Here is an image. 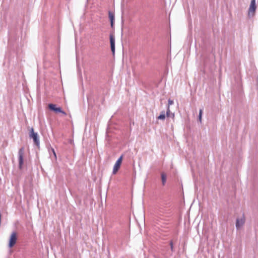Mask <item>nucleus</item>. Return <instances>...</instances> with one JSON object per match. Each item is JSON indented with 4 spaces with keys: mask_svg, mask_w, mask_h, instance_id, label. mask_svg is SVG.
Returning <instances> with one entry per match:
<instances>
[{
    "mask_svg": "<svg viewBox=\"0 0 258 258\" xmlns=\"http://www.w3.org/2000/svg\"><path fill=\"white\" fill-rule=\"evenodd\" d=\"M161 178L162 184L164 185L166 181V175L165 173H162L161 174Z\"/></svg>",
    "mask_w": 258,
    "mask_h": 258,
    "instance_id": "1a4fd4ad",
    "label": "nucleus"
},
{
    "mask_svg": "<svg viewBox=\"0 0 258 258\" xmlns=\"http://www.w3.org/2000/svg\"><path fill=\"white\" fill-rule=\"evenodd\" d=\"M202 113H203V109H201L200 110L199 112V119L200 122L202 121Z\"/></svg>",
    "mask_w": 258,
    "mask_h": 258,
    "instance_id": "9b49d317",
    "label": "nucleus"
},
{
    "mask_svg": "<svg viewBox=\"0 0 258 258\" xmlns=\"http://www.w3.org/2000/svg\"><path fill=\"white\" fill-rule=\"evenodd\" d=\"M171 113V112H170V108H169V106H168L167 112H166L167 116H170Z\"/></svg>",
    "mask_w": 258,
    "mask_h": 258,
    "instance_id": "ddd939ff",
    "label": "nucleus"
},
{
    "mask_svg": "<svg viewBox=\"0 0 258 258\" xmlns=\"http://www.w3.org/2000/svg\"><path fill=\"white\" fill-rule=\"evenodd\" d=\"M245 222V219L244 217L238 218L236 220V227L237 229L241 227Z\"/></svg>",
    "mask_w": 258,
    "mask_h": 258,
    "instance_id": "0eeeda50",
    "label": "nucleus"
},
{
    "mask_svg": "<svg viewBox=\"0 0 258 258\" xmlns=\"http://www.w3.org/2000/svg\"><path fill=\"white\" fill-rule=\"evenodd\" d=\"M170 117H172V118H174V113H171L170 114V116H169Z\"/></svg>",
    "mask_w": 258,
    "mask_h": 258,
    "instance_id": "dca6fc26",
    "label": "nucleus"
},
{
    "mask_svg": "<svg viewBox=\"0 0 258 258\" xmlns=\"http://www.w3.org/2000/svg\"><path fill=\"white\" fill-rule=\"evenodd\" d=\"M165 118V114L164 111L161 112L160 115L158 117V119L164 120Z\"/></svg>",
    "mask_w": 258,
    "mask_h": 258,
    "instance_id": "9d476101",
    "label": "nucleus"
},
{
    "mask_svg": "<svg viewBox=\"0 0 258 258\" xmlns=\"http://www.w3.org/2000/svg\"><path fill=\"white\" fill-rule=\"evenodd\" d=\"M48 107L50 110H52L56 112H60L63 114L64 115H66V113L62 110L60 107H56V105L54 104H49L48 105Z\"/></svg>",
    "mask_w": 258,
    "mask_h": 258,
    "instance_id": "423d86ee",
    "label": "nucleus"
},
{
    "mask_svg": "<svg viewBox=\"0 0 258 258\" xmlns=\"http://www.w3.org/2000/svg\"><path fill=\"white\" fill-rule=\"evenodd\" d=\"M17 234L16 232H13L10 236L9 242V247H12L17 242Z\"/></svg>",
    "mask_w": 258,
    "mask_h": 258,
    "instance_id": "7ed1b4c3",
    "label": "nucleus"
},
{
    "mask_svg": "<svg viewBox=\"0 0 258 258\" xmlns=\"http://www.w3.org/2000/svg\"><path fill=\"white\" fill-rule=\"evenodd\" d=\"M122 158L123 156H121L115 162L113 166V169L112 171L113 174H115L119 170V169L120 168V167L122 161Z\"/></svg>",
    "mask_w": 258,
    "mask_h": 258,
    "instance_id": "20e7f679",
    "label": "nucleus"
},
{
    "mask_svg": "<svg viewBox=\"0 0 258 258\" xmlns=\"http://www.w3.org/2000/svg\"><path fill=\"white\" fill-rule=\"evenodd\" d=\"M30 137L33 139L36 145L38 146L39 145V140L38 134L34 132V130L32 128L31 129Z\"/></svg>",
    "mask_w": 258,
    "mask_h": 258,
    "instance_id": "39448f33",
    "label": "nucleus"
},
{
    "mask_svg": "<svg viewBox=\"0 0 258 258\" xmlns=\"http://www.w3.org/2000/svg\"><path fill=\"white\" fill-rule=\"evenodd\" d=\"M19 155V167L21 169L23 167L24 164V149L21 148L18 153Z\"/></svg>",
    "mask_w": 258,
    "mask_h": 258,
    "instance_id": "f257e3e1",
    "label": "nucleus"
},
{
    "mask_svg": "<svg viewBox=\"0 0 258 258\" xmlns=\"http://www.w3.org/2000/svg\"><path fill=\"white\" fill-rule=\"evenodd\" d=\"M170 245H171V249H172L173 245H172V242H171V243H170Z\"/></svg>",
    "mask_w": 258,
    "mask_h": 258,
    "instance_id": "f3484780",
    "label": "nucleus"
},
{
    "mask_svg": "<svg viewBox=\"0 0 258 258\" xmlns=\"http://www.w3.org/2000/svg\"><path fill=\"white\" fill-rule=\"evenodd\" d=\"M168 106L169 107L170 105H171L173 104L174 102L172 100L169 99L168 101Z\"/></svg>",
    "mask_w": 258,
    "mask_h": 258,
    "instance_id": "4468645a",
    "label": "nucleus"
},
{
    "mask_svg": "<svg viewBox=\"0 0 258 258\" xmlns=\"http://www.w3.org/2000/svg\"><path fill=\"white\" fill-rule=\"evenodd\" d=\"M257 84H258V79H257Z\"/></svg>",
    "mask_w": 258,
    "mask_h": 258,
    "instance_id": "a211bd4d",
    "label": "nucleus"
},
{
    "mask_svg": "<svg viewBox=\"0 0 258 258\" xmlns=\"http://www.w3.org/2000/svg\"><path fill=\"white\" fill-rule=\"evenodd\" d=\"M51 150L52 151V154H53L55 159H56L57 157L54 150L53 148H51Z\"/></svg>",
    "mask_w": 258,
    "mask_h": 258,
    "instance_id": "2eb2a0df",
    "label": "nucleus"
},
{
    "mask_svg": "<svg viewBox=\"0 0 258 258\" xmlns=\"http://www.w3.org/2000/svg\"><path fill=\"white\" fill-rule=\"evenodd\" d=\"M109 17L110 20H111V24L112 25L113 21V19H114V16H113V15L112 14L109 13Z\"/></svg>",
    "mask_w": 258,
    "mask_h": 258,
    "instance_id": "f8f14e48",
    "label": "nucleus"
},
{
    "mask_svg": "<svg viewBox=\"0 0 258 258\" xmlns=\"http://www.w3.org/2000/svg\"><path fill=\"white\" fill-rule=\"evenodd\" d=\"M110 41L111 45V49L113 53L115 51V38L113 35L110 36Z\"/></svg>",
    "mask_w": 258,
    "mask_h": 258,
    "instance_id": "6e6552de",
    "label": "nucleus"
},
{
    "mask_svg": "<svg viewBox=\"0 0 258 258\" xmlns=\"http://www.w3.org/2000/svg\"><path fill=\"white\" fill-rule=\"evenodd\" d=\"M255 0H251L250 5L248 9V16L253 17L254 15L256 10Z\"/></svg>",
    "mask_w": 258,
    "mask_h": 258,
    "instance_id": "f03ea898",
    "label": "nucleus"
}]
</instances>
